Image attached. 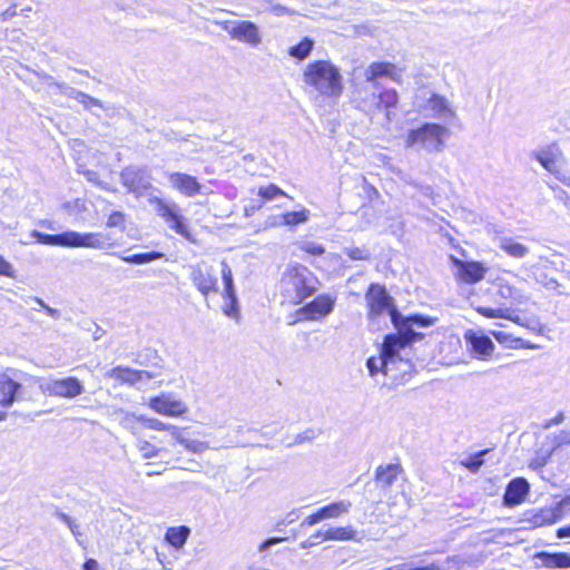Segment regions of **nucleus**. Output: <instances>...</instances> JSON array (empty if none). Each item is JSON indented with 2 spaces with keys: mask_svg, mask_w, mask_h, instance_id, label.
Wrapping results in <instances>:
<instances>
[{
  "mask_svg": "<svg viewBox=\"0 0 570 570\" xmlns=\"http://www.w3.org/2000/svg\"><path fill=\"white\" fill-rule=\"evenodd\" d=\"M365 301L368 307L367 316L370 320H376L384 314H389L391 322L405 335H413V326L419 328L429 327L435 324L438 318L413 315L403 317L394 306L393 298L389 295L385 287L380 284H371L365 294Z\"/></svg>",
  "mask_w": 570,
  "mask_h": 570,
  "instance_id": "nucleus-1",
  "label": "nucleus"
},
{
  "mask_svg": "<svg viewBox=\"0 0 570 570\" xmlns=\"http://www.w3.org/2000/svg\"><path fill=\"white\" fill-rule=\"evenodd\" d=\"M351 101L355 108L373 116L381 110L385 111L386 119L391 121L394 114L392 108L399 102V95L394 89L380 90L379 85L357 76V70L353 71L351 80Z\"/></svg>",
  "mask_w": 570,
  "mask_h": 570,
  "instance_id": "nucleus-2",
  "label": "nucleus"
},
{
  "mask_svg": "<svg viewBox=\"0 0 570 570\" xmlns=\"http://www.w3.org/2000/svg\"><path fill=\"white\" fill-rule=\"evenodd\" d=\"M302 81L311 92L338 99L344 90L341 69L330 60H314L306 63L302 71Z\"/></svg>",
  "mask_w": 570,
  "mask_h": 570,
  "instance_id": "nucleus-3",
  "label": "nucleus"
},
{
  "mask_svg": "<svg viewBox=\"0 0 570 570\" xmlns=\"http://www.w3.org/2000/svg\"><path fill=\"white\" fill-rule=\"evenodd\" d=\"M278 287L284 302L298 305L317 291L318 281L306 266L294 264L285 268Z\"/></svg>",
  "mask_w": 570,
  "mask_h": 570,
  "instance_id": "nucleus-4",
  "label": "nucleus"
},
{
  "mask_svg": "<svg viewBox=\"0 0 570 570\" xmlns=\"http://www.w3.org/2000/svg\"><path fill=\"white\" fill-rule=\"evenodd\" d=\"M446 132V128L441 125L425 124L417 129L409 131L405 145L424 149L429 153H439L443 149Z\"/></svg>",
  "mask_w": 570,
  "mask_h": 570,
  "instance_id": "nucleus-5",
  "label": "nucleus"
},
{
  "mask_svg": "<svg viewBox=\"0 0 570 570\" xmlns=\"http://www.w3.org/2000/svg\"><path fill=\"white\" fill-rule=\"evenodd\" d=\"M148 203L155 206L157 215L166 222L170 229L175 230L187 240H191V235L184 223L185 218L180 214L178 204L175 202H166L157 196L149 197Z\"/></svg>",
  "mask_w": 570,
  "mask_h": 570,
  "instance_id": "nucleus-6",
  "label": "nucleus"
},
{
  "mask_svg": "<svg viewBox=\"0 0 570 570\" xmlns=\"http://www.w3.org/2000/svg\"><path fill=\"white\" fill-rule=\"evenodd\" d=\"M227 35L236 41L257 47L262 43V35L256 23L249 20L215 21Z\"/></svg>",
  "mask_w": 570,
  "mask_h": 570,
  "instance_id": "nucleus-7",
  "label": "nucleus"
},
{
  "mask_svg": "<svg viewBox=\"0 0 570 570\" xmlns=\"http://www.w3.org/2000/svg\"><path fill=\"white\" fill-rule=\"evenodd\" d=\"M120 181L137 198L153 188V177L147 167L130 165L120 171Z\"/></svg>",
  "mask_w": 570,
  "mask_h": 570,
  "instance_id": "nucleus-8",
  "label": "nucleus"
},
{
  "mask_svg": "<svg viewBox=\"0 0 570 570\" xmlns=\"http://www.w3.org/2000/svg\"><path fill=\"white\" fill-rule=\"evenodd\" d=\"M39 389L43 394L63 399H75L85 391L82 383L73 376L45 380Z\"/></svg>",
  "mask_w": 570,
  "mask_h": 570,
  "instance_id": "nucleus-9",
  "label": "nucleus"
},
{
  "mask_svg": "<svg viewBox=\"0 0 570 570\" xmlns=\"http://www.w3.org/2000/svg\"><path fill=\"white\" fill-rule=\"evenodd\" d=\"M67 247L109 249L114 247V243L111 242V237L105 233L67 230Z\"/></svg>",
  "mask_w": 570,
  "mask_h": 570,
  "instance_id": "nucleus-10",
  "label": "nucleus"
},
{
  "mask_svg": "<svg viewBox=\"0 0 570 570\" xmlns=\"http://www.w3.org/2000/svg\"><path fill=\"white\" fill-rule=\"evenodd\" d=\"M147 405L157 414L179 417L188 412V406L180 399H176L173 393H161L148 400Z\"/></svg>",
  "mask_w": 570,
  "mask_h": 570,
  "instance_id": "nucleus-11",
  "label": "nucleus"
},
{
  "mask_svg": "<svg viewBox=\"0 0 570 570\" xmlns=\"http://www.w3.org/2000/svg\"><path fill=\"white\" fill-rule=\"evenodd\" d=\"M424 335L413 330V335H405L402 331H399V335H387L381 347V354L387 361L389 364L394 363L396 360H401L399 353L406 345L423 340Z\"/></svg>",
  "mask_w": 570,
  "mask_h": 570,
  "instance_id": "nucleus-12",
  "label": "nucleus"
},
{
  "mask_svg": "<svg viewBox=\"0 0 570 570\" xmlns=\"http://www.w3.org/2000/svg\"><path fill=\"white\" fill-rule=\"evenodd\" d=\"M189 268V279L204 297L218 292L217 277L203 264L191 265Z\"/></svg>",
  "mask_w": 570,
  "mask_h": 570,
  "instance_id": "nucleus-13",
  "label": "nucleus"
},
{
  "mask_svg": "<svg viewBox=\"0 0 570 570\" xmlns=\"http://www.w3.org/2000/svg\"><path fill=\"white\" fill-rule=\"evenodd\" d=\"M362 77L366 78V80L374 82L376 86L379 85V78H390L395 82H400L402 78V70L396 68V66L389 61H375L370 63L362 72Z\"/></svg>",
  "mask_w": 570,
  "mask_h": 570,
  "instance_id": "nucleus-14",
  "label": "nucleus"
},
{
  "mask_svg": "<svg viewBox=\"0 0 570 570\" xmlns=\"http://www.w3.org/2000/svg\"><path fill=\"white\" fill-rule=\"evenodd\" d=\"M529 493L530 484L527 479L517 476L507 484L503 504L509 508L520 505L527 500Z\"/></svg>",
  "mask_w": 570,
  "mask_h": 570,
  "instance_id": "nucleus-15",
  "label": "nucleus"
},
{
  "mask_svg": "<svg viewBox=\"0 0 570 570\" xmlns=\"http://www.w3.org/2000/svg\"><path fill=\"white\" fill-rule=\"evenodd\" d=\"M166 177L168 178L171 187L186 197H194L200 194L202 185L194 176L185 173L174 171L166 173Z\"/></svg>",
  "mask_w": 570,
  "mask_h": 570,
  "instance_id": "nucleus-16",
  "label": "nucleus"
},
{
  "mask_svg": "<svg viewBox=\"0 0 570 570\" xmlns=\"http://www.w3.org/2000/svg\"><path fill=\"white\" fill-rule=\"evenodd\" d=\"M108 379L116 380L120 383L135 384L140 381H147L154 377L148 371L131 370L129 367L116 366L105 373Z\"/></svg>",
  "mask_w": 570,
  "mask_h": 570,
  "instance_id": "nucleus-17",
  "label": "nucleus"
},
{
  "mask_svg": "<svg viewBox=\"0 0 570 570\" xmlns=\"http://www.w3.org/2000/svg\"><path fill=\"white\" fill-rule=\"evenodd\" d=\"M21 384L11 379L7 373H0V406H11L16 401V394ZM6 412H0V422L6 420Z\"/></svg>",
  "mask_w": 570,
  "mask_h": 570,
  "instance_id": "nucleus-18",
  "label": "nucleus"
},
{
  "mask_svg": "<svg viewBox=\"0 0 570 570\" xmlns=\"http://www.w3.org/2000/svg\"><path fill=\"white\" fill-rule=\"evenodd\" d=\"M464 337L478 357H487L494 351L493 342L480 331H468Z\"/></svg>",
  "mask_w": 570,
  "mask_h": 570,
  "instance_id": "nucleus-19",
  "label": "nucleus"
},
{
  "mask_svg": "<svg viewBox=\"0 0 570 570\" xmlns=\"http://www.w3.org/2000/svg\"><path fill=\"white\" fill-rule=\"evenodd\" d=\"M533 558L540 561V566L546 569H569L570 552L558 551H538Z\"/></svg>",
  "mask_w": 570,
  "mask_h": 570,
  "instance_id": "nucleus-20",
  "label": "nucleus"
},
{
  "mask_svg": "<svg viewBox=\"0 0 570 570\" xmlns=\"http://www.w3.org/2000/svg\"><path fill=\"white\" fill-rule=\"evenodd\" d=\"M561 519L560 511L554 507H542L530 511L528 521L532 528L551 525Z\"/></svg>",
  "mask_w": 570,
  "mask_h": 570,
  "instance_id": "nucleus-21",
  "label": "nucleus"
},
{
  "mask_svg": "<svg viewBox=\"0 0 570 570\" xmlns=\"http://www.w3.org/2000/svg\"><path fill=\"white\" fill-rule=\"evenodd\" d=\"M535 159L542 165L544 169L550 173H557L559 169V161L561 159V151L556 144L542 148L535 154Z\"/></svg>",
  "mask_w": 570,
  "mask_h": 570,
  "instance_id": "nucleus-22",
  "label": "nucleus"
},
{
  "mask_svg": "<svg viewBox=\"0 0 570 570\" xmlns=\"http://www.w3.org/2000/svg\"><path fill=\"white\" fill-rule=\"evenodd\" d=\"M335 299L330 295H318L311 303L306 304L313 320L325 317L332 313L334 308Z\"/></svg>",
  "mask_w": 570,
  "mask_h": 570,
  "instance_id": "nucleus-23",
  "label": "nucleus"
},
{
  "mask_svg": "<svg viewBox=\"0 0 570 570\" xmlns=\"http://www.w3.org/2000/svg\"><path fill=\"white\" fill-rule=\"evenodd\" d=\"M415 105L422 112H426L431 117H442L448 110L445 100L434 94H430L426 105L421 104L419 98H416Z\"/></svg>",
  "mask_w": 570,
  "mask_h": 570,
  "instance_id": "nucleus-24",
  "label": "nucleus"
},
{
  "mask_svg": "<svg viewBox=\"0 0 570 570\" xmlns=\"http://www.w3.org/2000/svg\"><path fill=\"white\" fill-rule=\"evenodd\" d=\"M326 540L328 541H356L360 542L362 540V535L352 527H336L330 528L326 530Z\"/></svg>",
  "mask_w": 570,
  "mask_h": 570,
  "instance_id": "nucleus-25",
  "label": "nucleus"
},
{
  "mask_svg": "<svg viewBox=\"0 0 570 570\" xmlns=\"http://www.w3.org/2000/svg\"><path fill=\"white\" fill-rule=\"evenodd\" d=\"M401 471L402 468L400 464L380 465L375 473L376 482L380 483L382 488L386 489L393 484Z\"/></svg>",
  "mask_w": 570,
  "mask_h": 570,
  "instance_id": "nucleus-26",
  "label": "nucleus"
},
{
  "mask_svg": "<svg viewBox=\"0 0 570 570\" xmlns=\"http://www.w3.org/2000/svg\"><path fill=\"white\" fill-rule=\"evenodd\" d=\"M458 275L462 281L466 283H475L483 278L484 269L479 263L475 262L460 263Z\"/></svg>",
  "mask_w": 570,
  "mask_h": 570,
  "instance_id": "nucleus-27",
  "label": "nucleus"
},
{
  "mask_svg": "<svg viewBox=\"0 0 570 570\" xmlns=\"http://www.w3.org/2000/svg\"><path fill=\"white\" fill-rule=\"evenodd\" d=\"M189 534L190 529L188 527H171L167 529L165 540L175 549L180 550L185 546Z\"/></svg>",
  "mask_w": 570,
  "mask_h": 570,
  "instance_id": "nucleus-28",
  "label": "nucleus"
},
{
  "mask_svg": "<svg viewBox=\"0 0 570 570\" xmlns=\"http://www.w3.org/2000/svg\"><path fill=\"white\" fill-rule=\"evenodd\" d=\"M352 507L351 501L342 500L333 502L320 509L323 520L335 519L343 514H346Z\"/></svg>",
  "mask_w": 570,
  "mask_h": 570,
  "instance_id": "nucleus-29",
  "label": "nucleus"
},
{
  "mask_svg": "<svg viewBox=\"0 0 570 570\" xmlns=\"http://www.w3.org/2000/svg\"><path fill=\"white\" fill-rule=\"evenodd\" d=\"M314 45L315 42L313 39L305 37L297 45L291 46L287 49V53L292 58L302 61L305 60L311 55Z\"/></svg>",
  "mask_w": 570,
  "mask_h": 570,
  "instance_id": "nucleus-30",
  "label": "nucleus"
},
{
  "mask_svg": "<svg viewBox=\"0 0 570 570\" xmlns=\"http://www.w3.org/2000/svg\"><path fill=\"white\" fill-rule=\"evenodd\" d=\"M220 273H222V278H223V283H224V296L229 299V301H233V304L235 305L236 303V291H235V286H234V279H233V273H232V269L230 267L228 266V264L223 261L220 263Z\"/></svg>",
  "mask_w": 570,
  "mask_h": 570,
  "instance_id": "nucleus-31",
  "label": "nucleus"
},
{
  "mask_svg": "<svg viewBox=\"0 0 570 570\" xmlns=\"http://www.w3.org/2000/svg\"><path fill=\"white\" fill-rule=\"evenodd\" d=\"M501 297L508 301L509 307L501 306V317L510 318L509 309L515 304L522 303V294L518 289H512L510 286H501Z\"/></svg>",
  "mask_w": 570,
  "mask_h": 570,
  "instance_id": "nucleus-32",
  "label": "nucleus"
},
{
  "mask_svg": "<svg viewBox=\"0 0 570 570\" xmlns=\"http://www.w3.org/2000/svg\"><path fill=\"white\" fill-rule=\"evenodd\" d=\"M31 236L40 244L67 247V232L57 235H49L33 230Z\"/></svg>",
  "mask_w": 570,
  "mask_h": 570,
  "instance_id": "nucleus-33",
  "label": "nucleus"
},
{
  "mask_svg": "<svg viewBox=\"0 0 570 570\" xmlns=\"http://www.w3.org/2000/svg\"><path fill=\"white\" fill-rule=\"evenodd\" d=\"M117 256L126 263L141 265V264L150 263L156 259L164 258L165 254L160 253V252H148V253L135 254V255H130V256H122L120 254H117Z\"/></svg>",
  "mask_w": 570,
  "mask_h": 570,
  "instance_id": "nucleus-34",
  "label": "nucleus"
},
{
  "mask_svg": "<svg viewBox=\"0 0 570 570\" xmlns=\"http://www.w3.org/2000/svg\"><path fill=\"white\" fill-rule=\"evenodd\" d=\"M389 365L390 364L381 353L379 356H371L366 361V367L371 376H375L379 373L386 375L389 373Z\"/></svg>",
  "mask_w": 570,
  "mask_h": 570,
  "instance_id": "nucleus-35",
  "label": "nucleus"
},
{
  "mask_svg": "<svg viewBox=\"0 0 570 570\" xmlns=\"http://www.w3.org/2000/svg\"><path fill=\"white\" fill-rule=\"evenodd\" d=\"M489 452H490V450H483V451L476 452L472 455L461 459L459 461V464L461 466L466 468L471 472L475 473L479 471V469L484 463L483 456L487 455Z\"/></svg>",
  "mask_w": 570,
  "mask_h": 570,
  "instance_id": "nucleus-36",
  "label": "nucleus"
},
{
  "mask_svg": "<svg viewBox=\"0 0 570 570\" xmlns=\"http://www.w3.org/2000/svg\"><path fill=\"white\" fill-rule=\"evenodd\" d=\"M322 434V430L318 428H308L303 432L296 434L292 441L287 443V446H294L306 442H312Z\"/></svg>",
  "mask_w": 570,
  "mask_h": 570,
  "instance_id": "nucleus-37",
  "label": "nucleus"
},
{
  "mask_svg": "<svg viewBox=\"0 0 570 570\" xmlns=\"http://www.w3.org/2000/svg\"><path fill=\"white\" fill-rule=\"evenodd\" d=\"M115 413L121 414L120 424L122 428L130 431V433L135 436L138 435L136 430V423L140 422V415H136L135 413L126 412L121 409L117 410Z\"/></svg>",
  "mask_w": 570,
  "mask_h": 570,
  "instance_id": "nucleus-38",
  "label": "nucleus"
},
{
  "mask_svg": "<svg viewBox=\"0 0 570 570\" xmlns=\"http://www.w3.org/2000/svg\"><path fill=\"white\" fill-rule=\"evenodd\" d=\"M502 248L508 255H510L513 258H522L529 253V248L525 245L518 243L513 239H508L502 245Z\"/></svg>",
  "mask_w": 570,
  "mask_h": 570,
  "instance_id": "nucleus-39",
  "label": "nucleus"
},
{
  "mask_svg": "<svg viewBox=\"0 0 570 570\" xmlns=\"http://www.w3.org/2000/svg\"><path fill=\"white\" fill-rule=\"evenodd\" d=\"M136 448L144 459L156 458L163 451L161 448H158V446L151 444L150 442L139 439V438L137 439Z\"/></svg>",
  "mask_w": 570,
  "mask_h": 570,
  "instance_id": "nucleus-40",
  "label": "nucleus"
},
{
  "mask_svg": "<svg viewBox=\"0 0 570 570\" xmlns=\"http://www.w3.org/2000/svg\"><path fill=\"white\" fill-rule=\"evenodd\" d=\"M183 446L190 453L202 454L207 451L210 446L207 442L195 440V439H186Z\"/></svg>",
  "mask_w": 570,
  "mask_h": 570,
  "instance_id": "nucleus-41",
  "label": "nucleus"
},
{
  "mask_svg": "<svg viewBox=\"0 0 570 570\" xmlns=\"http://www.w3.org/2000/svg\"><path fill=\"white\" fill-rule=\"evenodd\" d=\"M256 1L264 2L265 4H267L266 8L261 9L262 12L268 11V12H272L276 17H282V16L292 13V11L288 8L284 7L279 3H272L271 0H256Z\"/></svg>",
  "mask_w": 570,
  "mask_h": 570,
  "instance_id": "nucleus-42",
  "label": "nucleus"
},
{
  "mask_svg": "<svg viewBox=\"0 0 570 570\" xmlns=\"http://www.w3.org/2000/svg\"><path fill=\"white\" fill-rule=\"evenodd\" d=\"M282 218L285 225H297L307 220V210L288 212L285 213Z\"/></svg>",
  "mask_w": 570,
  "mask_h": 570,
  "instance_id": "nucleus-43",
  "label": "nucleus"
},
{
  "mask_svg": "<svg viewBox=\"0 0 570 570\" xmlns=\"http://www.w3.org/2000/svg\"><path fill=\"white\" fill-rule=\"evenodd\" d=\"M344 253L353 261H368L371 257L365 247H345Z\"/></svg>",
  "mask_w": 570,
  "mask_h": 570,
  "instance_id": "nucleus-44",
  "label": "nucleus"
},
{
  "mask_svg": "<svg viewBox=\"0 0 570 570\" xmlns=\"http://www.w3.org/2000/svg\"><path fill=\"white\" fill-rule=\"evenodd\" d=\"M298 248L313 256H321L325 252L323 245L311 240L301 242Z\"/></svg>",
  "mask_w": 570,
  "mask_h": 570,
  "instance_id": "nucleus-45",
  "label": "nucleus"
},
{
  "mask_svg": "<svg viewBox=\"0 0 570 570\" xmlns=\"http://www.w3.org/2000/svg\"><path fill=\"white\" fill-rule=\"evenodd\" d=\"M140 423L144 424L145 428L155 430V431H167L170 424L164 423L163 421L155 417H147L140 415Z\"/></svg>",
  "mask_w": 570,
  "mask_h": 570,
  "instance_id": "nucleus-46",
  "label": "nucleus"
},
{
  "mask_svg": "<svg viewBox=\"0 0 570 570\" xmlns=\"http://www.w3.org/2000/svg\"><path fill=\"white\" fill-rule=\"evenodd\" d=\"M258 195L263 197L264 200H272L277 196H286V194L281 188L273 184L266 187H261L258 190Z\"/></svg>",
  "mask_w": 570,
  "mask_h": 570,
  "instance_id": "nucleus-47",
  "label": "nucleus"
},
{
  "mask_svg": "<svg viewBox=\"0 0 570 570\" xmlns=\"http://www.w3.org/2000/svg\"><path fill=\"white\" fill-rule=\"evenodd\" d=\"M125 223H126V216H125L124 213H121V212H112L109 215L106 225L109 228L118 227V228L124 229L125 228Z\"/></svg>",
  "mask_w": 570,
  "mask_h": 570,
  "instance_id": "nucleus-48",
  "label": "nucleus"
},
{
  "mask_svg": "<svg viewBox=\"0 0 570 570\" xmlns=\"http://www.w3.org/2000/svg\"><path fill=\"white\" fill-rule=\"evenodd\" d=\"M58 518L68 525V528L70 529V531L72 532V534L78 538V537H81L82 533L80 532V527L79 524L72 520L68 514L63 513V512H59L58 513Z\"/></svg>",
  "mask_w": 570,
  "mask_h": 570,
  "instance_id": "nucleus-49",
  "label": "nucleus"
},
{
  "mask_svg": "<svg viewBox=\"0 0 570 570\" xmlns=\"http://www.w3.org/2000/svg\"><path fill=\"white\" fill-rule=\"evenodd\" d=\"M293 320L289 322V324H296L302 321H314L313 316L309 313V309L307 305L296 309L294 314L292 315Z\"/></svg>",
  "mask_w": 570,
  "mask_h": 570,
  "instance_id": "nucleus-50",
  "label": "nucleus"
},
{
  "mask_svg": "<svg viewBox=\"0 0 570 570\" xmlns=\"http://www.w3.org/2000/svg\"><path fill=\"white\" fill-rule=\"evenodd\" d=\"M57 91L63 96L72 98L75 100H77L79 98H85L82 91H79L72 87H69L68 85H66L63 82H61V85H59V88Z\"/></svg>",
  "mask_w": 570,
  "mask_h": 570,
  "instance_id": "nucleus-51",
  "label": "nucleus"
},
{
  "mask_svg": "<svg viewBox=\"0 0 570 570\" xmlns=\"http://www.w3.org/2000/svg\"><path fill=\"white\" fill-rule=\"evenodd\" d=\"M500 340H501V345L509 346V347H524V348L532 347V345L524 344L519 338L514 341V344H512V341L510 340V335L504 332H501Z\"/></svg>",
  "mask_w": 570,
  "mask_h": 570,
  "instance_id": "nucleus-52",
  "label": "nucleus"
},
{
  "mask_svg": "<svg viewBox=\"0 0 570 570\" xmlns=\"http://www.w3.org/2000/svg\"><path fill=\"white\" fill-rule=\"evenodd\" d=\"M551 454L552 451L550 450L546 454L534 456L530 462V466L535 470L543 468L548 463V460L551 456Z\"/></svg>",
  "mask_w": 570,
  "mask_h": 570,
  "instance_id": "nucleus-53",
  "label": "nucleus"
},
{
  "mask_svg": "<svg viewBox=\"0 0 570 570\" xmlns=\"http://www.w3.org/2000/svg\"><path fill=\"white\" fill-rule=\"evenodd\" d=\"M569 444H570V431H562L561 433L556 435L554 445L551 449V451L553 452L558 448H560L562 445H569Z\"/></svg>",
  "mask_w": 570,
  "mask_h": 570,
  "instance_id": "nucleus-54",
  "label": "nucleus"
},
{
  "mask_svg": "<svg viewBox=\"0 0 570 570\" xmlns=\"http://www.w3.org/2000/svg\"><path fill=\"white\" fill-rule=\"evenodd\" d=\"M83 97L85 98L77 99V101H79L86 109H90L92 106L102 108V102L99 99L94 98L85 92Z\"/></svg>",
  "mask_w": 570,
  "mask_h": 570,
  "instance_id": "nucleus-55",
  "label": "nucleus"
},
{
  "mask_svg": "<svg viewBox=\"0 0 570 570\" xmlns=\"http://www.w3.org/2000/svg\"><path fill=\"white\" fill-rule=\"evenodd\" d=\"M554 509H558L561 514V519L563 518L564 513L570 511V493L566 494L563 498H561L560 501L553 505Z\"/></svg>",
  "mask_w": 570,
  "mask_h": 570,
  "instance_id": "nucleus-56",
  "label": "nucleus"
},
{
  "mask_svg": "<svg viewBox=\"0 0 570 570\" xmlns=\"http://www.w3.org/2000/svg\"><path fill=\"white\" fill-rule=\"evenodd\" d=\"M0 275L7 277H14V271L12 265L0 256Z\"/></svg>",
  "mask_w": 570,
  "mask_h": 570,
  "instance_id": "nucleus-57",
  "label": "nucleus"
},
{
  "mask_svg": "<svg viewBox=\"0 0 570 570\" xmlns=\"http://www.w3.org/2000/svg\"><path fill=\"white\" fill-rule=\"evenodd\" d=\"M37 76L42 81V83L47 85L50 88H55L56 90H58L59 85H61V82L55 80L52 76L46 72H38Z\"/></svg>",
  "mask_w": 570,
  "mask_h": 570,
  "instance_id": "nucleus-58",
  "label": "nucleus"
},
{
  "mask_svg": "<svg viewBox=\"0 0 570 570\" xmlns=\"http://www.w3.org/2000/svg\"><path fill=\"white\" fill-rule=\"evenodd\" d=\"M167 431L170 433L173 440H175L177 443L179 444H184V442L186 441L187 438H185L183 434H181V431L178 426L176 425H173L170 424L169 425V429H167Z\"/></svg>",
  "mask_w": 570,
  "mask_h": 570,
  "instance_id": "nucleus-59",
  "label": "nucleus"
},
{
  "mask_svg": "<svg viewBox=\"0 0 570 570\" xmlns=\"http://www.w3.org/2000/svg\"><path fill=\"white\" fill-rule=\"evenodd\" d=\"M285 538H277V537H274V538H269L265 541H263L259 547H258V550L261 552H264L266 550H268L272 546L276 544V543H279L282 541H284Z\"/></svg>",
  "mask_w": 570,
  "mask_h": 570,
  "instance_id": "nucleus-60",
  "label": "nucleus"
},
{
  "mask_svg": "<svg viewBox=\"0 0 570 570\" xmlns=\"http://www.w3.org/2000/svg\"><path fill=\"white\" fill-rule=\"evenodd\" d=\"M322 520H323V518H322L321 511L318 510L316 513L311 514L307 518H305L304 521L302 522V525L312 527Z\"/></svg>",
  "mask_w": 570,
  "mask_h": 570,
  "instance_id": "nucleus-61",
  "label": "nucleus"
},
{
  "mask_svg": "<svg viewBox=\"0 0 570 570\" xmlns=\"http://www.w3.org/2000/svg\"><path fill=\"white\" fill-rule=\"evenodd\" d=\"M556 197L570 213V196L564 190L559 189L556 194Z\"/></svg>",
  "mask_w": 570,
  "mask_h": 570,
  "instance_id": "nucleus-62",
  "label": "nucleus"
},
{
  "mask_svg": "<svg viewBox=\"0 0 570 570\" xmlns=\"http://www.w3.org/2000/svg\"><path fill=\"white\" fill-rule=\"evenodd\" d=\"M224 313L229 316V317H233V318H237L238 317V306H237V302L235 303V305L233 304V301H229V305H226V307L224 308Z\"/></svg>",
  "mask_w": 570,
  "mask_h": 570,
  "instance_id": "nucleus-63",
  "label": "nucleus"
},
{
  "mask_svg": "<svg viewBox=\"0 0 570 570\" xmlns=\"http://www.w3.org/2000/svg\"><path fill=\"white\" fill-rule=\"evenodd\" d=\"M556 535L559 539L570 538V524L558 528Z\"/></svg>",
  "mask_w": 570,
  "mask_h": 570,
  "instance_id": "nucleus-64",
  "label": "nucleus"
}]
</instances>
